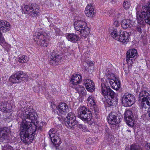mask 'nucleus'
I'll return each instance as SVG.
<instances>
[{
    "label": "nucleus",
    "mask_w": 150,
    "mask_h": 150,
    "mask_svg": "<svg viewBox=\"0 0 150 150\" xmlns=\"http://www.w3.org/2000/svg\"><path fill=\"white\" fill-rule=\"evenodd\" d=\"M30 122L25 120L21 122L20 125L19 135L22 141L25 144H30L33 140L36 127L34 124L30 126Z\"/></svg>",
    "instance_id": "f257e3e1"
},
{
    "label": "nucleus",
    "mask_w": 150,
    "mask_h": 150,
    "mask_svg": "<svg viewBox=\"0 0 150 150\" xmlns=\"http://www.w3.org/2000/svg\"><path fill=\"white\" fill-rule=\"evenodd\" d=\"M142 12L138 11L137 12L136 17L138 21L144 23L143 19L148 25H150V3H148L147 5L143 6Z\"/></svg>",
    "instance_id": "f03ea898"
},
{
    "label": "nucleus",
    "mask_w": 150,
    "mask_h": 150,
    "mask_svg": "<svg viewBox=\"0 0 150 150\" xmlns=\"http://www.w3.org/2000/svg\"><path fill=\"white\" fill-rule=\"evenodd\" d=\"M130 33L127 32H122L121 30L114 29L110 33L111 37L115 40L123 44H127L130 38Z\"/></svg>",
    "instance_id": "7ed1b4c3"
},
{
    "label": "nucleus",
    "mask_w": 150,
    "mask_h": 150,
    "mask_svg": "<svg viewBox=\"0 0 150 150\" xmlns=\"http://www.w3.org/2000/svg\"><path fill=\"white\" fill-rule=\"evenodd\" d=\"M101 81L107 85L109 82L111 87L116 91L118 90L121 86L120 81L112 73L106 74L104 77L101 79Z\"/></svg>",
    "instance_id": "20e7f679"
},
{
    "label": "nucleus",
    "mask_w": 150,
    "mask_h": 150,
    "mask_svg": "<svg viewBox=\"0 0 150 150\" xmlns=\"http://www.w3.org/2000/svg\"><path fill=\"white\" fill-rule=\"evenodd\" d=\"M74 26L75 30L79 31V34L83 37H86L90 32V30L87 26V23L83 21H75L74 23Z\"/></svg>",
    "instance_id": "39448f33"
},
{
    "label": "nucleus",
    "mask_w": 150,
    "mask_h": 150,
    "mask_svg": "<svg viewBox=\"0 0 150 150\" xmlns=\"http://www.w3.org/2000/svg\"><path fill=\"white\" fill-rule=\"evenodd\" d=\"M23 112L25 113V119H22V122L25 120L27 122H30V126L33 125L31 123L35 125V122L37 120L38 116L35 110L32 108H25Z\"/></svg>",
    "instance_id": "423d86ee"
},
{
    "label": "nucleus",
    "mask_w": 150,
    "mask_h": 150,
    "mask_svg": "<svg viewBox=\"0 0 150 150\" xmlns=\"http://www.w3.org/2000/svg\"><path fill=\"white\" fill-rule=\"evenodd\" d=\"M22 11L24 13H28L33 17H36L39 15L38 6L35 4H29L24 6L22 8Z\"/></svg>",
    "instance_id": "0eeeda50"
},
{
    "label": "nucleus",
    "mask_w": 150,
    "mask_h": 150,
    "mask_svg": "<svg viewBox=\"0 0 150 150\" xmlns=\"http://www.w3.org/2000/svg\"><path fill=\"white\" fill-rule=\"evenodd\" d=\"M78 117L83 121L87 122L91 121L92 118L91 111L84 106L79 108Z\"/></svg>",
    "instance_id": "6e6552de"
},
{
    "label": "nucleus",
    "mask_w": 150,
    "mask_h": 150,
    "mask_svg": "<svg viewBox=\"0 0 150 150\" xmlns=\"http://www.w3.org/2000/svg\"><path fill=\"white\" fill-rule=\"evenodd\" d=\"M100 90L102 94L104 96H105V98H114V97L117 98L115 92L110 88L108 85L104 82L101 83Z\"/></svg>",
    "instance_id": "1a4fd4ad"
},
{
    "label": "nucleus",
    "mask_w": 150,
    "mask_h": 150,
    "mask_svg": "<svg viewBox=\"0 0 150 150\" xmlns=\"http://www.w3.org/2000/svg\"><path fill=\"white\" fill-rule=\"evenodd\" d=\"M67 116L65 118H62L64 120L65 126L69 128H71L77 124V121L75 115L72 112L67 114Z\"/></svg>",
    "instance_id": "9d476101"
},
{
    "label": "nucleus",
    "mask_w": 150,
    "mask_h": 150,
    "mask_svg": "<svg viewBox=\"0 0 150 150\" xmlns=\"http://www.w3.org/2000/svg\"><path fill=\"white\" fill-rule=\"evenodd\" d=\"M27 76L22 71H18L13 74L10 77L9 80L13 83H18L25 80Z\"/></svg>",
    "instance_id": "9b49d317"
},
{
    "label": "nucleus",
    "mask_w": 150,
    "mask_h": 150,
    "mask_svg": "<svg viewBox=\"0 0 150 150\" xmlns=\"http://www.w3.org/2000/svg\"><path fill=\"white\" fill-rule=\"evenodd\" d=\"M10 24L5 20H0V45L2 44L5 42V39L3 37L2 32L5 33L10 30Z\"/></svg>",
    "instance_id": "f8f14e48"
},
{
    "label": "nucleus",
    "mask_w": 150,
    "mask_h": 150,
    "mask_svg": "<svg viewBox=\"0 0 150 150\" xmlns=\"http://www.w3.org/2000/svg\"><path fill=\"white\" fill-rule=\"evenodd\" d=\"M135 98L132 94L126 93L122 98V103L123 106L129 107L132 106L135 102Z\"/></svg>",
    "instance_id": "ddd939ff"
},
{
    "label": "nucleus",
    "mask_w": 150,
    "mask_h": 150,
    "mask_svg": "<svg viewBox=\"0 0 150 150\" xmlns=\"http://www.w3.org/2000/svg\"><path fill=\"white\" fill-rule=\"evenodd\" d=\"M34 40L37 43L44 47H47L48 45V42L46 40V38L43 34L38 32H35L33 35Z\"/></svg>",
    "instance_id": "4468645a"
},
{
    "label": "nucleus",
    "mask_w": 150,
    "mask_h": 150,
    "mask_svg": "<svg viewBox=\"0 0 150 150\" xmlns=\"http://www.w3.org/2000/svg\"><path fill=\"white\" fill-rule=\"evenodd\" d=\"M58 110V115L61 116L62 118L66 117V115L69 112L68 107L67 105L65 103H61L56 107Z\"/></svg>",
    "instance_id": "2eb2a0df"
},
{
    "label": "nucleus",
    "mask_w": 150,
    "mask_h": 150,
    "mask_svg": "<svg viewBox=\"0 0 150 150\" xmlns=\"http://www.w3.org/2000/svg\"><path fill=\"white\" fill-rule=\"evenodd\" d=\"M134 116L132 112L127 110L125 113L124 119L126 123L129 126L133 127L134 125Z\"/></svg>",
    "instance_id": "dca6fc26"
},
{
    "label": "nucleus",
    "mask_w": 150,
    "mask_h": 150,
    "mask_svg": "<svg viewBox=\"0 0 150 150\" xmlns=\"http://www.w3.org/2000/svg\"><path fill=\"white\" fill-rule=\"evenodd\" d=\"M11 132L9 128L4 127L1 128L0 129V139L2 141L10 139V134Z\"/></svg>",
    "instance_id": "f3484780"
},
{
    "label": "nucleus",
    "mask_w": 150,
    "mask_h": 150,
    "mask_svg": "<svg viewBox=\"0 0 150 150\" xmlns=\"http://www.w3.org/2000/svg\"><path fill=\"white\" fill-rule=\"evenodd\" d=\"M117 114L115 112H111L108 117L109 124L112 125L118 124L120 122V118L117 117Z\"/></svg>",
    "instance_id": "a211bd4d"
},
{
    "label": "nucleus",
    "mask_w": 150,
    "mask_h": 150,
    "mask_svg": "<svg viewBox=\"0 0 150 150\" xmlns=\"http://www.w3.org/2000/svg\"><path fill=\"white\" fill-rule=\"evenodd\" d=\"M82 77L80 74L73 75L70 81V85L72 87L78 85L82 80Z\"/></svg>",
    "instance_id": "6ab92c4d"
},
{
    "label": "nucleus",
    "mask_w": 150,
    "mask_h": 150,
    "mask_svg": "<svg viewBox=\"0 0 150 150\" xmlns=\"http://www.w3.org/2000/svg\"><path fill=\"white\" fill-rule=\"evenodd\" d=\"M85 13L86 15L89 17L93 18L96 14L94 8L91 4H88L85 8Z\"/></svg>",
    "instance_id": "aec40b11"
},
{
    "label": "nucleus",
    "mask_w": 150,
    "mask_h": 150,
    "mask_svg": "<svg viewBox=\"0 0 150 150\" xmlns=\"http://www.w3.org/2000/svg\"><path fill=\"white\" fill-rule=\"evenodd\" d=\"M126 61L128 62H129V60L133 62V60H134V58L137 55V50L134 49L129 50L126 54Z\"/></svg>",
    "instance_id": "412c9836"
},
{
    "label": "nucleus",
    "mask_w": 150,
    "mask_h": 150,
    "mask_svg": "<svg viewBox=\"0 0 150 150\" xmlns=\"http://www.w3.org/2000/svg\"><path fill=\"white\" fill-rule=\"evenodd\" d=\"M147 92L145 90H143L141 91L139 93V101L140 104V108L141 109L144 110L148 109V105L146 104H145L143 102V97L146 95Z\"/></svg>",
    "instance_id": "4be33fe9"
},
{
    "label": "nucleus",
    "mask_w": 150,
    "mask_h": 150,
    "mask_svg": "<svg viewBox=\"0 0 150 150\" xmlns=\"http://www.w3.org/2000/svg\"><path fill=\"white\" fill-rule=\"evenodd\" d=\"M12 106L6 101H2L0 103V110L3 112H9L11 111Z\"/></svg>",
    "instance_id": "5701e85b"
},
{
    "label": "nucleus",
    "mask_w": 150,
    "mask_h": 150,
    "mask_svg": "<svg viewBox=\"0 0 150 150\" xmlns=\"http://www.w3.org/2000/svg\"><path fill=\"white\" fill-rule=\"evenodd\" d=\"M85 86L87 90L90 92H92L95 90V84L92 80L89 79H86Z\"/></svg>",
    "instance_id": "b1692460"
},
{
    "label": "nucleus",
    "mask_w": 150,
    "mask_h": 150,
    "mask_svg": "<svg viewBox=\"0 0 150 150\" xmlns=\"http://www.w3.org/2000/svg\"><path fill=\"white\" fill-rule=\"evenodd\" d=\"M62 58L61 56L59 54L56 55L52 54L50 57L51 59L50 61V64H52L54 63H58L60 62Z\"/></svg>",
    "instance_id": "393cba45"
},
{
    "label": "nucleus",
    "mask_w": 150,
    "mask_h": 150,
    "mask_svg": "<svg viewBox=\"0 0 150 150\" xmlns=\"http://www.w3.org/2000/svg\"><path fill=\"white\" fill-rule=\"evenodd\" d=\"M79 36L74 33H69L66 36V38L68 40L73 42H75L79 39Z\"/></svg>",
    "instance_id": "a878e982"
},
{
    "label": "nucleus",
    "mask_w": 150,
    "mask_h": 150,
    "mask_svg": "<svg viewBox=\"0 0 150 150\" xmlns=\"http://www.w3.org/2000/svg\"><path fill=\"white\" fill-rule=\"evenodd\" d=\"M106 102L109 107L115 105L117 104L118 101V99L117 98H106Z\"/></svg>",
    "instance_id": "bb28decb"
},
{
    "label": "nucleus",
    "mask_w": 150,
    "mask_h": 150,
    "mask_svg": "<svg viewBox=\"0 0 150 150\" xmlns=\"http://www.w3.org/2000/svg\"><path fill=\"white\" fill-rule=\"evenodd\" d=\"M130 21L129 19L122 20L121 23L122 28L124 29H126L131 27L132 25L130 23Z\"/></svg>",
    "instance_id": "cd10ccee"
},
{
    "label": "nucleus",
    "mask_w": 150,
    "mask_h": 150,
    "mask_svg": "<svg viewBox=\"0 0 150 150\" xmlns=\"http://www.w3.org/2000/svg\"><path fill=\"white\" fill-rule=\"evenodd\" d=\"M88 106L90 107H93L96 105V103L94 100V96H90L87 100Z\"/></svg>",
    "instance_id": "c85d7f7f"
},
{
    "label": "nucleus",
    "mask_w": 150,
    "mask_h": 150,
    "mask_svg": "<svg viewBox=\"0 0 150 150\" xmlns=\"http://www.w3.org/2000/svg\"><path fill=\"white\" fill-rule=\"evenodd\" d=\"M146 95L143 97V102L145 104H146L148 105V109L149 108L150 106V94L148 93H146Z\"/></svg>",
    "instance_id": "c756f323"
},
{
    "label": "nucleus",
    "mask_w": 150,
    "mask_h": 150,
    "mask_svg": "<svg viewBox=\"0 0 150 150\" xmlns=\"http://www.w3.org/2000/svg\"><path fill=\"white\" fill-rule=\"evenodd\" d=\"M29 60L28 58L25 56H21L18 58V62L21 63H26Z\"/></svg>",
    "instance_id": "7c9ffc66"
},
{
    "label": "nucleus",
    "mask_w": 150,
    "mask_h": 150,
    "mask_svg": "<svg viewBox=\"0 0 150 150\" xmlns=\"http://www.w3.org/2000/svg\"><path fill=\"white\" fill-rule=\"evenodd\" d=\"M56 131V129L54 128L51 129L49 131L48 134L50 137L51 139V141H52V138L55 136Z\"/></svg>",
    "instance_id": "2f4dec72"
},
{
    "label": "nucleus",
    "mask_w": 150,
    "mask_h": 150,
    "mask_svg": "<svg viewBox=\"0 0 150 150\" xmlns=\"http://www.w3.org/2000/svg\"><path fill=\"white\" fill-rule=\"evenodd\" d=\"M2 150H13V147L7 144H4L2 145Z\"/></svg>",
    "instance_id": "473e14b6"
},
{
    "label": "nucleus",
    "mask_w": 150,
    "mask_h": 150,
    "mask_svg": "<svg viewBox=\"0 0 150 150\" xmlns=\"http://www.w3.org/2000/svg\"><path fill=\"white\" fill-rule=\"evenodd\" d=\"M140 21V24H139L138 25H137L135 26V30L136 31L138 32L139 33V34H141L142 33V25L141 24L142 23V21L140 22V21ZM139 22V21H138V23Z\"/></svg>",
    "instance_id": "72a5a7b5"
},
{
    "label": "nucleus",
    "mask_w": 150,
    "mask_h": 150,
    "mask_svg": "<svg viewBox=\"0 0 150 150\" xmlns=\"http://www.w3.org/2000/svg\"><path fill=\"white\" fill-rule=\"evenodd\" d=\"M130 150H142L141 147L137 144H133L130 146Z\"/></svg>",
    "instance_id": "f704fd0d"
},
{
    "label": "nucleus",
    "mask_w": 150,
    "mask_h": 150,
    "mask_svg": "<svg viewBox=\"0 0 150 150\" xmlns=\"http://www.w3.org/2000/svg\"><path fill=\"white\" fill-rule=\"evenodd\" d=\"M37 123V126H35L36 127V129H38L39 130H40L41 129L42 126L45 124V122H40L39 121H36Z\"/></svg>",
    "instance_id": "c9c22d12"
},
{
    "label": "nucleus",
    "mask_w": 150,
    "mask_h": 150,
    "mask_svg": "<svg viewBox=\"0 0 150 150\" xmlns=\"http://www.w3.org/2000/svg\"><path fill=\"white\" fill-rule=\"evenodd\" d=\"M130 6V4L129 2L127 1H124L123 3V6L124 8L127 10L129 9Z\"/></svg>",
    "instance_id": "e433bc0d"
},
{
    "label": "nucleus",
    "mask_w": 150,
    "mask_h": 150,
    "mask_svg": "<svg viewBox=\"0 0 150 150\" xmlns=\"http://www.w3.org/2000/svg\"><path fill=\"white\" fill-rule=\"evenodd\" d=\"M58 48L60 51H61L64 47V43L63 42H60L58 43Z\"/></svg>",
    "instance_id": "4c0bfd02"
},
{
    "label": "nucleus",
    "mask_w": 150,
    "mask_h": 150,
    "mask_svg": "<svg viewBox=\"0 0 150 150\" xmlns=\"http://www.w3.org/2000/svg\"><path fill=\"white\" fill-rule=\"evenodd\" d=\"M55 34L56 35L59 36L62 34V32L58 28L55 29Z\"/></svg>",
    "instance_id": "58836bf2"
},
{
    "label": "nucleus",
    "mask_w": 150,
    "mask_h": 150,
    "mask_svg": "<svg viewBox=\"0 0 150 150\" xmlns=\"http://www.w3.org/2000/svg\"><path fill=\"white\" fill-rule=\"evenodd\" d=\"M52 142L54 144V145H55V146L56 147H57L59 146V144L58 143H55V142L57 141V140L54 138V137L52 138Z\"/></svg>",
    "instance_id": "ea45409f"
},
{
    "label": "nucleus",
    "mask_w": 150,
    "mask_h": 150,
    "mask_svg": "<svg viewBox=\"0 0 150 150\" xmlns=\"http://www.w3.org/2000/svg\"><path fill=\"white\" fill-rule=\"evenodd\" d=\"M86 142L88 144H91L93 143V141L91 138H89L86 140Z\"/></svg>",
    "instance_id": "a19ab883"
},
{
    "label": "nucleus",
    "mask_w": 150,
    "mask_h": 150,
    "mask_svg": "<svg viewBox=\"0 0 150 150\" xmlns=\"http://www.w3.org/2000/svg\"><path fill=\"white\" fill-rule=\"evenodd\" d=\"M145 148L147 150H150V143H147L145 145Z\"/></svg>",
    "instance_id": "79ce46f5"
},
{
    "label": "nucleus",
    "mask_w": 150,
    "mask_h": 150,
    "mask_svg": "<svg viewBox=\"0 0 150 150\" xmlns=\"http://www.w3.org/2000/svg\"><path fill=\"white\" fill-rule=\"evenodd\" d=\"M120 23L117 21H115L113 23L114 26L116 27L118 26L119 25Z\"/></svg>",
    "instance_id": "37998d69"
},
{
    "label": "nucleus",
    "mask_w": 150,
    "mask_h": 150,
    "mask_svg": "<svg viewBox=\"0 0 150 150\" xmlns=\"http://www.w3.org/2000/svg\"><path fill=\"white\" fill-rule=\"evenodd\" d=\"M145 78L147 79L148 81L150 83V75H145Z\"/></svg>",
    "instance_id": "c03bdc74"
},
{
    "label": "nucleus",
    "mask_w": 150,
    "mask_h": 150,
    "mask_svg": "<svg viewBox=\"0 0 150 150\" xmlns=\"http://www.w3.org/2000/svg\"><path fill=\"white\" fill-rule=\"evenodd\" d=\"M83 129H82V130L84 132H89V131L88 130V129L85 126H84Z\"/></svg>",
    "instance_id": "a18cd8bd"
},
{
    "label": "nucleus",
    "mask_w": 150,
    "mask_h": 150,
    "mask_svg": "<svg viewBox=\"0 0 150 150\" xmlns=\"http://www.w3.org/2000/svg\"><path fill=\"white\" fill-rule=\"evenodd\" d=\"M52 92L53 93V94H55L57 93V91H56V90L55 88H53L52 89Z\"/></svg>",
    "instance_id": "49530a36"
},
{
    "label": "nucleus",
    "mask_w": 150,
    "mask_h": 150,
    "mask_svg": "<svg viewBox=\"0 0 150 150\" xmlns=\"http://www.w3.org/2000/svg\"><path fill=\"white\" fill-rule=\"evenodd\" d=\"M78 127H79L80 129H81L82 130L83 129V127L84 126V125H81V124H79L78 126Z\"/></svg>",
    "instance_id": "de8ad7c7"
},
{
    "label": "nucleus",
    "mask_w": 150,
    "mask_h": 150,
    "mask_svg": "<svg viewBox=\"0 0 150 150\" xmlns=\"http://www.w3.org/2000/svg\"><path fill=\"white\" fill-rule=\"evenodd\" d=\"M51 15V14L49 15V17H47V16H45V18L47 19L48 21L49 22H50V16Z\"/></svg>",
    "instance_id": "09e8293b"
},
{
    "label": "nucleus",
    "mask_w": 150,
    "mask_h": 150,
    "mask_svg": "<svg viewBox=\"0 0 150 150\" xmlns=\"http://www.w3.org/2000/svg\"><path fill=\"white\" fill-rule=\"evenodd\" d=\"M94 110L95 111V112H96V114H97V113H98V109H95V107H94Z\"/></svg>",
    "instance_id": "8fccbe9b"
},
{
    "label": "nucleus",
    "mask_w": 150,
    "mask_h": 150,
    "mask_svg": "<svg viewBox=\"0 0 150 150\" xmlns=\"http://www.w3.org/2000/svg\"><path fill=\"white\" fill-rule=\"evenodd\" d=\"M44 86L42 87V86H41V88L42 90H44L45 89L46 86L44 85Z\"/></svg>",
    "instance_id": "3c124183"
},
{
    "label": "nucleus",
    "mask_w": 150,
    "mask_h": 150,
    "mask_svg": "<svg viewBox=\"0 0 150 150\" xmlns=\"http://www.w3.org/2000/svg\"><path fill=\"white\" fill-rule=\"evenodd\" d=\"M120 14H121V13H118V16H120Z\"/></svg>",
    "instance_id": "603ef678"
},
{
    "label": "nucleus",
    "mask_w": 150,
    "mask_h": 150,
    "mask_svg": "<svg viewBox=\"0 0 150 150\" xmlns=\"http://www.w3.org/2000/svg\"><path fill=\"white\" fill-rule=\"evenodd\" d=\"M130 71V70L129 69H128V72H129Z\"/></svg>",
    "instance_id": "864d4df0"
},
{
    "label": "nucleus",
    "mask_w": 150,
    "mask_h": 150,
    "mask_svg": "<svg viewBox=\"0 0 150 150\" xmlns=\"http://www.w3.org/2000/svg\"><path fill=\"white\" fill-rule=\"evenodd\" d=\"M111 15H112L111 14H109V16H111Z\"/></svg>",
    "instance_id": "5fc2aeb1"
},
{
    "label": "nucleus",
    "mask_w": 150,
    "mask_h": 150,
    "mask_svg": "<svg viewBox=\"0 0 150 150\" xmlns=\"http://www.w3.org/2000/svg\"><path fill=\"white\" fill-rule=\"evenodd\" d=\"M127 131L129 132H131V131L130 130H127Z\"/></svg>",
    "instance_id": "6e6d98bb"
},
{
    "label": "nucleus",
    "mask_w": 150,
    "mask_h": 150,
    "mask_svg": "<svg viewBox=\"0 0 150 150\" xmlns=\"http://www.w3.org/2000/svg\"><path fill=\"white\" fill-rule=\"evenodd\" d=\"M125 73H127V70H125Z\"/></svg>",
    "instance_id": "4d7b16f0"
},
{
    "label": "nucleus",
    "mask_w": 150,
    "mask_h": 150,
    "mask_svg": "<svg viewBox=\"0 0 150 150\" xmlns=\"http://www.w3.org/2000/svg\"><path fill=\"white\" fill-rule=\"evenodd\" d=\"M129 66H129H129H128V67H129Z\"/></svg>",
    "instance_id": "13d9d810"
},
{
    "label": "nucleus",
    "mask_w": 150,
    "mask_h": 150,
    "mask_svg": "<svg viewBox=\"0 0 150 150\" xmlns=\"http://www.w3.org/2000/svg\"><path fill=\"white\" fill-rule=\"evenodd\" d=\"M149 108H150V106H149Z\"/></svg>",
    "instance_id": "bf43d9fd"
}]
</instances>
